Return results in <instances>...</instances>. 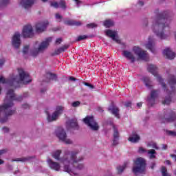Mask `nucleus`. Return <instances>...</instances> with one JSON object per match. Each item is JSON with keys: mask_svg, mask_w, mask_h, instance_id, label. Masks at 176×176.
Wrapping results in <instances>:
<instances>
[{"mask_svg": "<svg viewBox=\"0 0 176 176\" xmlns=\"http://www.w3.org/2000/svg\"><path fill=\"white\" fill-rule=\"evenodd\" d=\"M159 96V91L157 90H152L151 92V97L148 98V102L150 104L151 107L155 105V102L156 101V98Z\"/></svg>", "mask_w": 176, "mask_h": 176, "instance_id": "15", "label": "nucleus"}, {"mask_svg": "<svg viewBox=\"0 0 176 176\" xmlns=\"http://www.w3.org/2000/svg\"><path fill=\"white\" fill-rule=\"evenodd\" d=\"M170 156L172 159H174L175 162H176V155L175 154H170Z\"/></svg>", "mask_w": 176, "mask_h": 176, "instance_id": "53", "label": "nucleus"}, {"mask_svg": "<svg viewBox=\"0 0 176 176\" xmlns=\"http://www.w3.org/2000/svg\"><path fill=\"white\" fill-rule=\"evenodd\" d=\"M20 3L24 9H29L35 3V0H21Z\"/></svg>", "mask_w": 176, "mask_h": 176, "instance_id": "24", "label": "nucleus"}, {"mask_svg": "<svg viewBox=\"0 0 176 176\" xmlns=\"http://www.w3.org/2000/svg\"><path fill=\"white\" fill-rule=\"evenodd\" d=\"M167 135H170L171 137H176V132L173 131H168V130H165Z\"/></svg>", "mask_w": 176, "mask_h": 176, "instance_id": "38", "label": "nucleus"}, {"mask_svg": "<svg viewBox=\"0 0 176 176\" xmlns=\"http://www.w3.org/2000/svg\"><path fill=\"white\" fill-rule=\"evenodd\" d=\"M105 34L107 36H109V38H111L114 42H116L117 43H120V40L116 37V35H118V33L116 31L108 30L105 32Z\"/></svg>", "mask_w": 176, "mask_h": 176, "instance_id": "16", "label": "nucleus"}, {"mask_svg": "<svg viewBox=\"0 0 176 176\" xmlns=\"http://www.w3.org/2000/svg\"><path fill=\"white\" fill-rule=\"evenodd\" d=\"M123 55L126 58H128V60H131V63H134V61H135V57H134V55H133L131 52L129 51H124Z\"/></svg>", "mask_w": 176, "mask_h": 176, "instance_id": "26", "label": "nucleus"}, {"mask_svg": "<svg viewBox=\"0 0 176 176\" xmlns=\"http://www.w3.org/2000/svg\"><path fill=\"white\" fill-rule=\"evenodd\" d=\"M55 133L56 137L60 140V141H62L67 144H72V140H71V139H67V132H65L64 129L62 127L57 128Z\"/></svg>", "mask_w": 176, "mask_h": 176, "instance_id": "8", "label": "nucleus"}, {"mask_svg": "<svg viewBox=\"0 0 176 176\" xmlns=\"http://www.w3.org/2000/svg\"><path fill=\"white\" fill-rule=\"evenodd\" d=\"M69 46L68 45H63L62 47H60V48L54 51V54H56V56L58 54H61V53H63V52H65V50H67V49H68Z\"/></svg>", "mask_w": 176, "mask_h": 176, "instance_id": "29", "label": "nucleus"}, {"mask_svg": "<svg viewBox=\"0 0 176 176\" xmlns=\"http://www.w3.org/2000/svg\"><path fill=\"white\" fill-rule=\"evenodd\" d=\"M82 83H83V85H85V86H87V87H89V89H94V85H93L89 82H83Z\"/></svg>", "mask_w": 176, "mask_h": 176, "instance_id": "43", "label": "nucleus"}, {"mask_svg": "<svg viewBox=\"0 0 176 176\" xmlns=\"http://www.w3.org/2000/svg\"><path fill=\"white\" fill-rule=\"evenodd\" d=\"M64 23L66 25H75L76 27H80V25H82V22L77 21H75V20L65 21Z\"/></svg>", "mask_w": 176, "mask_h": 176, "instance_id": "25", "label": "nucleus"}, {"mask_svg": "<svg viewBox=\"0 0 176 176\" xmlns=\"http://www.w3.org/2000/svg\"><path fill=\"white\" fill-rule=\"evenodd\" d=\"M29 49H30V46L29 45H25L23 47V54H27V53H28Z\"/></svg>", "mask_w": 176, "mask_h": 176, "instance_id": "41", "label": "nucleus"}, {"mask_svg": "<svg viewBox=\"0 0 176 176\" xmlns=\"http://www.w3.org/2000/svg\"><path fill=\"white\" fill-rule=\"evenodd\" d=\"M13 101H23V96H16L14 94V90L9 89L6 93V98L4 99V103L3 105L0 106V122L1 123H6L9 116L14 115L16 111L10 110L13 106Z\"/></svg>", "mask_w": 176, "mask_h": 176, "instance_id": "2", "label": "nucleus"}, {"mask_svg": "<svg viewBox=\"0 0 176 176\" xmlns=\"http://www.w3.org/2000/svg\"><path fill=\"white\" fill-rule=\"evenodd\" d=\"M19 76H15L12 78L6 79L3 77H0V83H7L11 87H16V85H19L20 82H23L24 85H28V83H31L32 80L30 78V74L27 72H25L23 69H18ZM2 91V88L0 87V94Z\"/></svg>", "mask_w": 176, "mask_h": 176, "instance_id": "3", "label": "nucleus"}, {"mask_svg": "<svg viewBox=\"0 0 176 176\" xmlns=\"http://www.w3.org/2000/svg\"><path fill=\"white\" fill-rule=\"evenodd\" d=\"M155 13L157 14V19L153 23L152 30L160 39H167V37L170 35V33H168L170 32L168 12L165 11L159 13V10H156Z\"/></svg>", "mask_w": 176, "mask_h": 176, "instance_id": "1", "label": "nucleus"}, {"mask_svg": "<svg viewBox=\"0 0 176 176\" xmlns=\"http://www.w3.org/2000/svg\"><path fill=\"white\" fill-rule=\"evenodd\" d=\"M125 107H126V108L131 107V101L126 102L125 103Z\"/></svg>", "mask_w": 176, "mask_h": 176, "instance_id": "51", "label": "nucleus"}, {"mask_svg": "<svg viewBox=\"0 0 176 176\" xmlns=\"http://www.w3.org/2000/svg\"><path fill=\"white\" fill-rule=\"evenodd\" d=\"M153 147L155 149H159V148L157 147V145L155 143H153Z\"/></svg>", "mask_w": 176, "mask_h": 176, "instance_id": "56", "label": "nucleus"}, {"mask_svg": "<svg viewBox=\"0 0 176 176\" xmlns=\"http://www.w3.org/2000/svg\"><path fill=\"white\" fill-rule=\"evenodd\" d=\"M47 163L50 168L54 170L55 171H60V169L61 168L60 164L54 162L52 159H48Z\"/></svg>", "mask_w": 176, "mask_h": 176, "instance_id": "17", "label": "nucleus"}, {"mask_svg": "<svg viewBox=\"0 0 176 176\" xmlns=\"http://www.w3.org/2000/svg\"><path fill=\"white\" fill-rule=\"evenodd\" d=\"M12 43L13 47L15 49H19V47H20V45H21V41L20 40V34L19 32H15L12 36Z\"/></svg>", "mask_w": 176, "mask_h": 176, "instance_id": "13", "label": "nucleus"}, {"mask_svg": "<svg viewBox=\"0 0 176 176\" xmlns=\"http://www.w3.org/2000/svg\"><path fill=\"white\" fill-rule=\"evenodd\" d=\"M51 8H54L55 9H58L59 8V3L57 1H52L50 3Z\"/></svg>", "mask_w": 176, "mask_h": 176, "instance_id": "36", "label": "nucleus"}, {"mask_svg": "<svg viewBox=\"0 0 176 176\" xmlns=\"http://www.w3.org/2000/svg\"><path fill=\"white\" fill-rule=\"evenodd\" d=\"M6 152H8V149L4 148L2 150H0V156L1 155H4V153H6ZM0 164H3V160L0 159Z\"/></svg>", "mask_w": 176, "mask_h": 176, "instance_id": "40", "label": "nucleus"}, {"mask_svg": "<svg viewBox=\"0 0 176 176\" xmlns=\"http://www.w3.org/2000/svg\"><path fill=\"white\" fill-rule=\"evenodd\" d=\"M155 166H156V164L155 163H153L151 166V169L153 170V168H155Z\"/></svg>", "mask_w": 176, "mask_h": 176, "instance_id": "58", "label": "nucleus"}, {"mask_svg": "<svg viewBox=\"0 0 176 176\" xmlns=\"http://www.w3.org/2000/svg\"><path fill=\"white\" fill-rule=\"evenodd\" d=\"M148 154L149 156V159H155L156 158V151L155 149L148 150Z\"/></svg>", "mask_w": 176, "mask_h": 176, "instance_id": "32", "label": "nucleus"}, {"mask_svg": "<svg viewBox=\"0 0 176 176\" xmlns=\"http://www.w3.org/2000/svg\"><path fill=\"white\" fill-rule=\"evenodd\" d=\"M23 109H30V104H25L22 105Z\"/></svg>", "mask_w": 176, "mask_h": 176, "instance_id": "49", "label": "nucleus"}, {"mask_svg": "<svg viewBox=\"0 0 176 176\" xmlns=\"http://www.w3.org/2000/svg\"><path fill=\"white\" fill-rule=\"evenodd\" d=\"M79 105H80V102H79V101L74 102L72 104V106L74 107V108H76V107H79Z\"/></svg>", "mask_w": 176, "mask_h": 176, "instance_id": "44", "label": "nucleus"}, {"mask_svg": "<svg viewBox=\"0 0 176 176\" xmlns=\"http://www.w3.org/2000/svg\"><path fill=\"white\" fill-rule=\"evenodd\" d=\"M23 38H32L34 36V30L31 25L24 26L23 30Z\"/></svg>", "mask_w": 176, "mask_h": 176, "instance_id": "12", "label": "nucleus"}, {"mask_svg": "<svg viewBox=\"0 0 176 176\" xmlns=\"http://www.w3.org/2000/svg\"><path fill=\"white\" fill-rule=\"evenodd\" d=\"M113 146H116V145H118L119 144V131L116 129L115 126H113Z\"/></svg>", "mask_w": 176, "mask_h": 176, "instance_id": "23", "label": "nucleus"}, {"mask_svg": "<svg viewBox=\"0 0 176 176\" xmlns=\"http://www.w3.org/2000/svg\"><path fill=\"white\" fill-rule=\"evenodd\" d=\"M140 135L135 134L133 135V136H131L129 138L128 141H130V142H133L134 144L138 142V141H140Z\"/></svg>", "mask_w": 176, "mask_h": 176, "instance_id": "28", "label": "nucleus"}, {"mask_svg": "<svg viewBox=\"0 0 176 176\" xmlns=\"http://www.w3.org/2000/svg\"><path fill=\"white\" fill-rule=\"evenodd\" d=\"M85 39H87V35L78 36L76 38V41L77 42H80V41H85Z\"/></svg>", "mask_w": 176, "mask_h": 176, "instance_id": "39", "label": "nucleus"}, {"mask_svg": "<svg viewBox=\"0 0 176 176\" xmlns=\"http://www.w3.org/2000/svg\"><path fill=\"white\" fill-rule=\"evenodd\" d=\"M138 4H139L140 6H144V1H140L138 2Z\"/></svg>", "mask_w": 176, "mask_h": 176, "instance_id": "57", "label": "nucleus"}, {"mask_svg": "<svg viewBox=\"0 0 176 176\" xmlns=\"http://www.w3.org/2000/svg\"><path fill=\"white\" fill-rule=\"evenodd\" d=\"M162 176H171V175L167 173V168L165 166H162L161 169Z\"/></svg>", "mask_w": 176, "mask_h": 176, "instance_id": "35", "label": "nucleus"}, {"mask_svg": "<svg viewBox=\"0 0 176 176\" xmlns=\"http://www.w3.org/2000/svg\"><path fill=\"white\" fill-rule=\"evenodd\" d=\"M108 111L111 112L117 119H120V114H119V108L115 105H111L108 108Z\"/></svg>", "mask_w": 176, "mask_h": 176, "instance_id": "19", "label": "nucleus"}, {"mask_svg": "<svg viewBox=\"0 0 176 176\" xmlns=\"http://www.w3.org/2000/svg\"><path fill=\"white\" fill-rule=\"evenodd\" d=\"M145 167H146L145 160L142 157H138L134 161V166L132 169L133 173H134L135 175H137L138 173L142 174L145 171Z\"/></svg>", "mask_w": 176, "mask_h": 176, "instance_id": "5", "label": "nucleus"}, {"mask_svg": "<svg viewBox=\"0 0 176 176\" xmlns=\"http://www.w3.org/2000/svg\"><path fill=\"white\" fill-rule=\"evenodd\" d=\"M137 105H138V108H141V107H142V102H138L137 104Z\"/></svg>", "mask_w": 176, "mask_h": 176, "instance_id": "59", "label": "nucleus"}, {"mask_svg": "<svg viewBox=\"0 0 176 176\" xmlns=\"http://www.w3.org/2000/svg\"><path fill=\"white\" fill-rule=\"evenodd\" d=\"M164 56H166V58L168 60H174L175 58L176 54L171 51V50L168 47L166 48L163 52Z\"/></svg>", "mask_w": 176, "mask_h": 176, "instance_id": "21", "label": "nucleus"}, {"mask_svg": "<svg viewBox=\"0 0 176 176\" xmlns=\"http://www.w3.org/2000/svg\"><path fill=\"white\" fill-rule=\"evenodd\" d=\"M47 25H49V21H47L37 23L36 25V32L38 34H41V32H43L46 31V28H47Z\"/></svg>", "mask_w": 176, "mask_h": 176, "instance_id": "14", "label": "nucleus"}, {"mask_svg": "<svg viewBox=\"0 0 176 176\" xmlns=\"http://www.w3.org/2000/svg\"><path fill=\"white\" fill-rule=\"evenodd\" d=\"M82 122L85 124L87 125L89 127L90 130L93 131H98L100 129V126H98V123L96 122V119H94V116H87L84 119H82Z\"/></svg>", "mask_w": 176, "mask_h": 176, "instance_id": "7", "label": "nucleus"}, {"mask_svg": "<svg viewBox=\"0 0 176 176\" xmlns=\"http://www.w3.org/2000/svg\"><path fill=\"white\" fill-rule=\"evenodd\" d=\"M145 86L148 87V89H153V86L152 85V81L149 77H144L142 79Z\"/></svg>", "mask_w": 176, "mask_h": 176, "instance_id": "27", "label": "nucleus"}, {"mask_svg": "<svg viewBox=\"0 0 176 176\" xmlns=\"http://www.w3.org/2000/svg\"><path fill=\"white\" fill-rule=\"evenodd\" d=\"M97 27V24L96 23H88L87 24V28H96Z\"/></svg>", "mask_w": 176, "mask_h": 176, "instance_id": "42", "label": "nucleus"}, {"mask_svg": "<svg viewBox=\"0 0 176 176\" xmlns=\"http://www.w3.org/2000/svg\"><path fill=\"white\" fill-rule=\"evenodd\" d=\"M74 1H75V2H76L77 5H79L80 3V1H79V0H74Z\"/></svg>", "mask_w": 176, "mask_h": 176, "instance_id": "61", "label": "nucleus"}, {"mask_svg": "<svg viewBox=\"0 0 176 176\" xmlns=\"http://www.w3.org/2000/svg\"><path fill=\"white\" fill-rule=\"evenodd\" d=\"M55 18L56 20H60L59 21H61V19H63V16H61L59 13H56L55 14Z\"/></svg>", "mask_w": 176, "mask_h": 176, "instance_id": "45", "label": "nucleus"}, {"mask_svg": "<svg viewBox=\"0 0 176 176\" xmlns=\"http://www.w3.org/2000/svg\"><path fill=\"white\" fill-rule=\"evenodd\" d=\"M2 130L5 132V133H9V128L4 126L2 128Z\"/></svg>", "mask_w": 176, "mask_h": 176, "instance_id": "52", "label": "nucleus"}, {"mask_svg": "<svg viewBox=\"0 0 176 176\" xmlns=\"http://www.w3.org/2000/svg\"><path fill=\"white\" fill-rule=\"evenodd\" d=\"M168 113H169L168 117L164 119L163 123H170V122H174L176 120V114L175 112L172 110H168Z\"/></svg>", "mask_w": 176, "mask_h": 176, "instance_id": "20", "label": "nucleus"}, {"mask_svg": "<svg viewBox=\"0 0 176 176\" xmlns=\"http://www.w3.org/2000/svg\"><path fill=\"white\" fill-rule=\"evenodd\" d=\"M63 107L58 106L56 107V111L54 112V113H52V116H50L49 113H47L48 122H54V120H56L57 118L58 117V115L63 113Z\"/></svg>", "mask_w": 176, "mask_h": 176, "instance_id": "11", "label": "nucleus"}, {"mask_svg": "<svg viewBox=\"0 0 176 176\" xmlns=\"http://www.w3.org/2000/svg\"><path fill=\"white\" fill-rule=\"evenodd\" d=\"M146 152V149L144 148L143 147H140L138 150V153H145Z\"/></svg>", "mask_w": 176, "mask_h": 176, "instance_id": "46", "label": "nucleus"}, {"mask_svg": "<svg viewBox=\"0 0 176 176\" xmlns=\"http://www.w3.org/2000/svg\"><path fill=\"white\" fill-rule=\"evenodd\" d=\"M48 76L50 79H51L52 80H57V75L53 73H49Z\"/></svg>", "mask_w": 176, "mask_h": 176, "instance_id": "37", "label": "nucleus"}, {"mask_svg": "<svg viewBox=\"0 0 176 176\" xmlns=\"http://www.w3.org/2000/svg\"><path fill=\"white\" fill-rule=\"evenodd\" d=\"M43 2H47V0H42Z\"/></svg>", "mask_w": 176, "mask_h": 176, "instance_id": "63", "label": "nucleus"}, {"mask_svg": "<svg viewBox=\"0 0 176 176\" xmlns=\"http://www.w3.org/2000/svg\"><path fill=\"white\" fill-rule=\"evenodd\" d=\"M146 47L151 52V53H155V39L152 36L148 37V43L146 44Z\"/></svg>", "mask_w": 176, "mask_h": 176, "instance_id": "18", "label": "nucleus"}, {"mask_svg": "<svg viewBox=\"0 0 176 176\" xmlns=\"http://www.w3.org/2000/svg\"><path fill=\"white\" fill-rule=\"evenodd\" d=\"M166 164H168V165L171 164V162H170V160H166Z\"/></svg>", "mask_w": 176, "mask_h": 176, "instance_id": "60", "label": "nucleus"}, {"mask_svg": "<svg viewBox=\"0 0 176 176\" xmlns=\"http://www.w3.org/2000/svg\"><path fill=\"white\" fill-rule=\"evenodd\" d=\"M63 42V38H58L56 40V45H60Z\"/></svg>", "mask_w": 176, "mask_h": 176, "instance_id": "48", "label": "nucleus"}, {"mask_svg": "<svg viewBox=\"0 0 176 176\" xmlns=\"http://www.w3.org/2000/svg\"><path fill=\"white\" fill-rule=\"evenodd\" d=\"M75 160H76L77 164L74 165L72 162L68 163L67 164L69 170H70V173H69L70 175H72V173L74 174V172H73L74 170H82V168H83L84 167L83 164H79V162H81V160H83V157H79V159H77L76 156Z\"/></svg>", "mask_w": 176, "mask_h": 176, "instance_id": "9", "label": "nucleus"}, {"mask_svg": "<svg viewBox=\"0 0 176 176\" xmlns=\"http://www.w3.org/2000/svg\"><path fill=\"white\" fill-rule=\"evenodd\" d=\"M46 91V89H43L41 90V93H45Z\"/></svg>", "mask_w": 176, "mask_h": 176, "instance_id": "62", "label": "nucleus"}, {"mask_svg": "<svg viewBox=\"0 0 176 176\" xmlns=\"http://www.w3.org/2000/svg\"><path fill=\"white\" fill-rule=\"evenodd\" d=\"M67 124L69 129H74V130H79V125H78V120L72 119L67 122Z\"/></svg>", "mask_w": 176, "mask_h": 176, "instance_id": "22", "label": "nucleus"}, {"mask_svg": "<svg viewBox=\"0 0 176 176\" xmlns=\"http://www.w3.org/2000/svg\"><path fill=\"white\" fill-rule=\"evenodd\" d=\"M5 64V58H0V68Z\"/></svg>", "mask_w": 176, "mask_h": 176, "instance_id": "50", "label": "nucleus"}, {"mask_svg": "<svg viewBox=\"0 0 176 176\" xmlns=\"http://www.w3.org/2000/svg\"><path fill=\"white\" fill-rule=\"evenodd\" d=\"M133 50L135 54L138 56V58L140 60H143L144 61H149V56H148L146 51L142 50L139 47H134Z\"/></svg>", "mask_w": 176, "mask_h": 176, "instance_id": "10", "label": "nucleus"}, {"mask_svg": "<svg viewBox=\"0 0 176 176\" xmlns=\"http://www.w3.org/2000/svg\"><path fill=\"white\" fill-rule=\"evenodd\" d=\"M58 3L59 7H60L61 9H63V10H65L67 9V3H65V1L60 0Z\"/></svg>", "mask_w": 176, "mask_h": 176, "instance_id": "34", "label": "nucleus"}, {"mask_svg": "<svg viewBox=\"0 0 176 176\" xmlns=\"http://www.w3.org/2000/svg\"><path fill=\"white\" fill-rule=\"evenodd\" d=\"M10 0H1V5L6 6L9 3Z\"/></svg>", "mask_w": 176, "mask_h": 176, "instance_id": "47", "label": "nucleus"}, {"mask_svg": "<svg viewBox=\"0 0 176 176\" xmlns=\"http://www.w3.org/2000/svg\"><path fill=\"white\" fill-rule=\"evenodd\" d=\"M79 152L78 151H72L71 154H66L63 157V158H60V155H61V150H57L54 152L52 154V157L54 159L56 160H59L64 164V170L66 173H71V169L68 168V163H72L74 166H76L78 164V161L75 160V157L78 155Z\"/></svg>", "mask_w": 176, "mask_h": 176, "instance_id": "4", "label": "nucleus"}, {"mask_svg": "<svg viewBox=\"0 0 176 176\" xmlns=\"http://www.w3.org/2000/svg\"><path fill=\"white\" fill-rule=\"evenodd\" d=\"M127 164H129V163L124 162L122 166H120L117 167L118 173L122 174V173H123V171H124V169L127 167Z\"/></svg>", "mask_w": 176, "mask_h": 176, "instance_id": "31", "label": "nucleus"}, {"mask_svg": "<svg viewBox=\"0 0 176 176\" xmlns=\"http://www.w3.org/2000/svg\"><path fill=\"white\" fill-rule=\"evenodd\" d=\"M113 21H112L111 20H106L104 22V27H106V28H109L111 27H113Z\"/></svg>", "mask_w": 176, "mask_h": 176, "instance_id": "33", "label": "nucleus"}, {"mask_svg": "<svg viewBox=\"0 0 176 176\" xmlns=\"http://www.w3.org/2000/svg\"><path fill=\"white\" fill-rule=\"evenodd\" d=\"M69 80H73V82H75V80H76V78L75 77L70 76Z\"/></svg>", "mask_w": 176, "mask_h": 176, "instance_id": "55", "label": "nucleus"}, {"mask_svg": "<svg viewBox=\"0 0 176 176\" xmlns=\"http://www.w3.org/2000/svg\"><path fill=\"white\" fill-rule=\"evenodd\" d=\"M175 153H176V150L175 151Z\"/></svg>", "mask_w": 176, "mask_h": 176, "instance_id": "64", "label": "nucleus"}, {"mask_svg": "<svg viewBox=\"0 0 176 176\" xmlns=\"http://www.w3.org/2000/svg\"><path fill=\"white\" fill-rule=\"evenodd\" d=\"M31 159H32V157H23L12 160V162H29V160H31Z\"/></svg>", "mask_w": 176, "mask_h": 176, "instance_id": "30", "label": "nucleus"}, {"mask_svg": "<svg viewBox=\"0 0 176 176\" xmlns=\"http://www.w3.org/2000/svg\"><path fill=\"white\" fill-rule=\"evenodd\" d=\"M52 41V37H48L45 39V41L41 42L38 48H34L31 52V56L32 57H36L39 53H43L47 47H49V45Z\"/></svg>", "mask_w": 176, "mask_h": 176, "instance_id": "6", "label": "nucleus"}, {"mask_svg": "<svg viewBox=\"0 0 176 176\" xmlns=\"http://www.w3.org/2000/svg\"><path fill=\"white\" fill-rule=\"evenodd\" d=\"M163 151H166L167 149V144H162Z\"/></svg>", "mask_w": 176, "mask_h": 176, "instance_id": "54", "label": "nucleus"}]
</instances>
